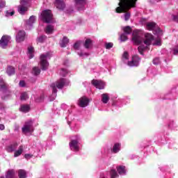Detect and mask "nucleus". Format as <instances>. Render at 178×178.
Masks as SVG:
<instances>
[{"label": "nucleus", "mask_w": 178, "mask_h": 178, "mask_svg": "<svg viewBox=\"0 0 178 178\" xmlns=\"http://www.w3.org/2000/svg\"><path fill=\"white\" fill-rule=\"evenodd\" d=\"M138 0H120L119 7L115 9L116 13H124V20L127 22L130 19L129 9L136 8Z\"/></svg>", "instance_id": "f257e3e1"}, {"label": "nucleus", "mask_w": 178, "mask_h": 178, "mask_svg": "<svg viewBox=\"0 0 178 178\" xmlns=\"http://www.w3.org/2000/svg\"><path fill=\"white\" fill-rule=\"evenodd\" d=\"M69 80L65 78H60V79L57 80L55 83H51V87L53 90V92L56 94L58 92V89H62L65 86H69L70 84Z\"/></svg>", "instance_id": "f03ea898"}, {"label": "nucleus", "mask_w": 178, "mask_h": 178, "mask_svg": "<svg viewBox=\"0 0 178 178\" xmlns=\"http://www.w3.org/2000/svg\"><path fill=\"white\" fill-rule=\"evenodd\" d=\"M34 122L32 120H29L25 122L23 127L22 128V133L27 134V133H33L34 131Z\"/></svg>", "instance_id": "7ed1b4c3"}, {"label": "nucleus", "mask_w": 178, "mask_h": 178, "mask_svg": "<svg viewBox=\"0 0 178 178\" xmlns=\"http://www.w3.org/2000/svg\"><path fill=\"white\" fill-rule=\"evenodd\" d=\"M40 19L44 22V23H52V12L49 10H43L41 13Z\"/></svg>", "instance_id": "20e7f679"}, {"label": "nucleus", "mask_w": 178, "mask_h": 178, "mask_svg": "<svg viewBox=\"0 0 178 178\" xmlns=\"http://www.w3.org/2000/svg\"><path fill=\"white\" fill-rule=\"evenodd\" d=\"M30 2H31V0H21L20 5L18 6V12L21 15H24L29 10Z\"/></svg>", "instance_id": "39448f33"}, {"label": "nucleus", "mask_w": 178, "mask_h": 178, "mask_svg": "<svg viewBox=\"0 0 178 178\" xmlns=\"http://www.w3.org/2000/svg\"><path fill=\"white\" fill-rule=\"evenodd\" d=\"M132 41L134 45H140L143 42V37L138 31H133Z\"/></svg>", "instance_id": "423d86ee"}, {"label": "nucleus", "mask_w": 178, "mask_h": 178, "mask_svg": "<svg viewBox=\"0 0 178 178\" xmlns=\"http://www.w3.org/2000/svg\"><path fill=\"white\" fill-rule=\"evenodd\" d=\"M48 58V54H42L40 56V67L42 70H47L48 69V66H49V63H48V61L47 60V58Z\"/></svg>", "instance_id": "0eeeda50"}, {"label": "nucleus", "mask_w": 178, "mask_h": 178, "mask_svg": "<svg viewBox=\"0 0 178 178\" xmlns=\"http://www.w3.org/2000/svg\"><path fill=\"white\" fill-rule=\"evenodd\" d=\"M91 83L94 86V87H95V88H98L99 90H104L106 86L104 81L98 79L92 80Z\"/></svg>", "instance_id": "6e6552de"}, {"label": "nucleus", "mask_w": 178, "mask_h": 178, "mask_svg": "<svg viewBox=\"0 0 178 178\" xmlns=\"http://www.w3.org/2000/svg\"><path fill=\"white\" fill-rule=\"evenodd\" d=\"M74 2L75 6L79 12L86 9V3H87V0H74Z\"/></svg>", "instance_id": "1a4fd4ad"}, {"label": "nucleus", "mask_w": 178, "mask_h": 178, "mask_svg": "<svg viewBox=\"0 0 178 178\" xmlns=\"http://www.w3.org/2000/svg\"><path fill=\"white\" fill-rule=\"evenodd\" d=\"M70 147L72 151L75 152H79L80 151V146L79 145V139L78 140H72L70 142Z\"/></svg>", "instance_id": "9d476101"}, {"label": "nucleus", "mask_w": 178, "mask_h": 178, "mask_svg": "<svg viewBox=\"0 0 178 178\" xmlns=\"http://www.w3.org/2000/svg\"><path fill=\"white\" fill-rule=\"evenodd\" d=\"M9 41H10V37L8 35H3L0 40V47H1V48H6L9 44Z\"/></svg>", "instance_id": "9b49d317"}, {"label": "nucleus", "mask_w": 178, "mask_h": 178, "mask_svg": "<svg viewBox=\"0 0 178 178\" xmlns=\"http://www.w3.org/2000/svg\"><path fill=\"white\" fill-rule=\"evenodd\" d=\"M140 58L138 55L132 57V60L128 62V66H138Z\"/></svg>", "instance_id": "f8f14e48"}, {"label": "nucleus", "mask_w": 178, "mask_h": 178, "mask_svg": "<svg viewBox=\"0 0 178 178\" xmlns=\"http://www.w3.org/2000/svg\"><path fill=\"white\" fill-rule=\"evenodd\" d=\"M26 38V32L24 31H19L16 35L17 42H22Z\"/></svg>", "instance_id": "ddd939ff"}, {"label": "nucleus", "mask_w": 178, "mask_h": 178, "mask_svg": "<svg viewBox=\"0 0 178 178\" xmlns=\"http://www.w3.org/2000/svg\"><path fill=\"white\" fill-rule=\"evenodd\" d=\"M152 41H154V35L151 33H146L145 34V40H144V44L145 45H151L152 43Z\"/></svg>", "instance_id": "4468645a"}, {"label": "nucleus", "mask_w": 178, "mask_h": 178, "mask_svg": "<svg viewBox=\"0 0 178 178\" xmlns=\"http://www.w3.org/2000/svg\"><path fill=\"white\" fill-rule=\"evenodd\" d=\"M55 6L60 10H63L66 8V4L64 0H56L54 3Z\"/></svg>", "instance_id": "2eb2a0df"}, {"label": "nucleus", "mask_w": 178, "mask_h": 178, "mask_svg": "<svg viewBox=\"0 0 178 178\" xmlns=\"http://www.w3.org/2000/svg\"><path fill=\"white\" fill-rule=\"evenodd\" d=\"M0 89L3 90V92H10L9 91V85L3 81V79L0 78Z\"/></svg>", "instance_id": "dca6fc26"}, {"label": "nucleus", "mask_w": 178, "mask_h": 178, "mask_svg": "<svg viewBox=\"0 0 178 178\" xmlns=\"http://www.w3.org/2000/svg\"><path fill=\"white\" fill-rule=\"evenodd\" d=\"M90 102V100H88V98L83 97H81L79 100V105L81 106V108H86L87 105H88V103Z\"/></svg>", "instance_id": "f3484780"}, {"label": "nucleus", "mask_w": 178, "mask_h": 178, "mask_svg": "<svg viewBox=\"0 0 178 178\" xmlns=\"http://www.w3.org/2000/svg\"><path fill=\"white\" fill-rule=\"evenodd\" d=\"M18 145H19L17 144V143H14L11 145H8L6 147V149L8 152H13L16 151Z\"/></svg>", "instance_id": "a211bd4d"}, {"label": "nucleus", "mask_w": 178, "mask_h": 178, "mask_svg": "<svg viewBox=\"0 0 178 178\" xmlns=\"http://www.w3.org/2000/svg\"><path fill=\"white\" fill-rule=\"evenodd\" d=\"M6 178H17L15 170H8L6 174Z\"/></svg>", "instance_id": "6ab92c4d"}, {"label": "nucleus", "mask_w": 178, "mask_h": 178, "mask_svg": "<svg viewBox=\"0 0 178 178\" xmlns=\"http://www.w3.org/2000/svg\"><path fill=\"white\" fill-rule=\"evenodd\" d=\"M83 47H85L86 49H90V48H92V40H91V39L90 38L86 39L83 44Z\"/></svg>", "instance_id": "aec40b11"}, {"label": "nucleus", "mask_w": 178, "mask_h": 178, "mask_svg": "<svg viewBox=\"0 0 178 178\" xmlns=\"http://www.w3.org/2000/svg\"><path fill=\"white\" fill-rule=\"evenodd\" d=\"M24 149V147H23V145H20L18 148L17 150H16L15 152H14V156L15 158H17V156H20V155L22 154H23V151Z\"/></svg>", "instance_id": "412c9836"}, {"label": "nucleus", "mask_w": 178, "mask_h": 178, "mask_svg": "<svg viewBox=\"0 0 178 178\" xmlns=\"http://www.w3.org/2000/svg\"><path fill=\"white\" fill-rule=\"evenodd\" d=\"M116 169H117L119 175H126V166L118 165L116 167Z\"/></svg>", "instance_id": "4be33fe9"}, {"label": "nucleus", "mask_w": 178, "mask_h": 178, "mask_svg": "<svg viewBox=\"0 0 178 178\" xmlns=\"http://www.w3.org/2000/svg\"><path fill=\"white\" fill-rule=\"evenodd\" d=\"M17 173L19 178H27V172H26V170L22 169L18 170Z\"/></svg>", "instance_id": "5701e85b"}, {"label": "nucleus", "mask_w": 178, "mask_h": 178, "mask_svg": "<svg viewBox=\"0 0 178 178\" xmlns=\"http://www.w3.org/2000/svg\"><path fill=\"white\" fill-rule=\"evenodd\" d=\"M54 27L52 25H47L44 29L46 34H52L54 33Z\"/></svg>", "instance_id": "b1692460"}, {"label": "nucleus", "mask_w": 178, "mask_h": 178, "mask_svg": "<svg viewBox=\"0 0 178 178\" xmlns=\"http://www.w3.org/2000/svg\"><path fill=\"white\" fill-rule=\"evenodd\" d=\"M156 26V24L155 22H147L146 24V29L147 30H154L155 27Z\"/></svg>", "instance_id": "393cba45"}, {"label": "nucleus", "mask_w": 178, "mask_h": 178, "mask_svg": "<svg viewBox=\"0 0 178 178\" xmlns=\"http://www.w3.org/2000/svg\"><path fill=\"white\" fill-rule=\"evenodd\" d=\"M28 55L29 59H32V58H34V47L31 46L28 47Z\"/></svg>", "instance_id": "a878e982"}, {"label": "nucleus", "mask_w": 178, "mask_h": 178, "mask_svg": "<svg viewBox=\"0 0 178 178\" xmlns=\"http://www.w3.org/2000/svg\"><path fill=\"white\" fill-rule=\"evenodd\" d=\"M67 44H69V38L63 37L61 42L60 43L61 48H65Z\"/></svg>", "instance_id": "bb28decb"}, {"label": "nucleus", "mask_w": 178, "mask_h": 178, "mask_svg": "<svg viewBox=\"0 0 178 178\" xmlns=\"http://www.w3.org/2000/svg\"><path fill=\"white\" fill-rule=\"evenodd\" d=\"M6 72L8 76H12L13 74H15V68L13 67V66L8 65L7 67Z\"/></svg>", "instance_id": "cd10ccee"}, {"label": "nucleus", "mask_w": 178, "mask_h": 178, "mask_svg": "<svg viewBox=\"0 0 178 178\" xmlns=\"http://www.w3.org/2000/svg\"><path fill=\"white\" fill-rule=\"evenodd\" d=\"M109 101V95L107 93H104L102 95V102L103 104H108Z\"/></svg>", "instance_id": "c85d7f7f"}, {"label": "nucleus", "mask_w": 178, "mask_h": 178, "mask_svg": "<svg viewBox=\"0 0 178 178\" xmlns=\"http://www.w3.org/2000/svg\"><path fill=\"white\" fill-rule=\"evenodd\" d=\"M21 112H24L25 113H27L30 111V106L27 104H23L20 107Z\"/></svg>", "instance_id": "c756f323"}, {"label": "nucleus", "mask_w": 178, "mask_h": 178, "mask_svg": "<svg viewBox=\"0 0 178 178\" xmlns=\"http://www.w3.org/2000/svg\"><path fill=\"white\" fill-rule=\"evenodd\" d=\"M120 151V143H115L112 149V152L114 154H118V152H119Z\"/></svg>", "instance_id": "7c9ffc66"}, {"label": "nucleus", "mask_w": 178, "mask_h": 178, "mask_svg": "<svg viewBox=\"0 0 178 178\" xmlns=\"http://www.w3.org/2000/svg\"><path fill=\"white\" fill-rule=\"evenodd\" d=\"M110 176L111 178H116V177H119V175H118V172H116V170H111L110 172Z\"/></svg>", "instance_id": "2f4dec72"}, {"label": "nucleus", "mask_w": 178, "mask_h": 178, "mask_svg": "<svg viewBox=\"0 0 178 178\" xmlns=\"http://www.w3.org/2000/svg\"><path fill=\"white\" fill-rule=\"evenodd\" d=\"M145 49H147V46H145V45H140L138 47V52H139V54H140V55H143Z\"/></svg>", "instance_id": "473e14b6"}, {"label": "nucleus", "mask_w": 178, "mask_h": 178, "mask_svg": "<svg viewBox=\"0 0 178 178\" xmlns=\"http://www.w3.org/2000/svg\"><path fill=\"white\" fill-rule=\"evenodd\" d=\"M32 73L35 76H38V74H40V73H41V70L40 68H38V67H35L33 68Z\"/></svg>", "instance_id": "72a5a7b5"}, {"label": "nucleus", "mask_w": 178, "mask_h": 178, "mask_svg": "<svg viewBox=\"0 0 178 178\" xmlns=\"http://www.w3.org/2000/svg\"><path fill=\"white\" fill-rule=\"evenodd\" d=\"M20 99L21 101H26V99H29V95H27V92H23L21 93Z\"/></svg>", "instance_id": "f704fd0d"}, {"label": "nucleus", "mask_w": 178, "mask_h": 178, "mask_svg": "<svg viewBox=\"0 0 178 178\" xmlns=\"http://www.w3.org/2000/svg\"><path fill=\"white\" fill-rule=\"evenodd\" d=\"M123 31L124 33H125V34H131V31H133V29H131V27L128 26L124 27Z\"/></svg>", "instance_id": "c9c22d12"}, {"label": "nucleus", "mask_w": 178, "mask_h": 178, "mask_svg": "<svg viewBox=\"0 0 178 178\" xmlns=\"http://www.w3.org/2000/svg\"><path fill=\"white\" fill-rule=\"evenodd\" d=\"M45 40H47V36L45 35H42L39 36L37 38V42H44V41H45Z\"/></svg>", "instance_id": "e433bc0d"}, {"label": "nucleus", "mask_w": 178, "mask_h": 178, "mask_svg": "<svg viewBox=\"0 0 178 178\" xmlns=\"http://www.w3.org/2000/svg\"><path fill=\"white\" fill-rule=\"evenodd\" d=\"M60 76H63V77H65V76H66V74H67V70H66L65 68H62L60 70Z\"/></svg>", "instance_id": "4c0bfd02"}, {"label": "nucleus", "mask_w": 178, "mask_h": 178, "mask_svg": "<svg viewBox=\"0 0 178 178\" xmlns=\"http://www.w3.org/2000/svg\"><path fill=\"white\" fill-rule=\"evenodd\" d=\"M113 47V43L112 42H106L105 43V48L106 49H111V48Z\"/></svg>", "instance_id": "58836bf2"}, {"label": "nucleus", "mask_w": 178, "mask_h": 178, "mask_svg": "<svg viewBox=\"0 0 178 178\" xmlns=\"http://www.w3.org/2000/svg\"><path fill=\"white\" fill-rule=\"evenodd\" d=\"M120 40H121V41H127V40H129V38H127V35H126V34L122 33L120 35Z\"/></svg>", "instance_id": "ea45409f"}, {"label": "nucleus", "mask_w": 178, "mask_h": 178, "mask_svg": "<svg viewBox=\"0 0 178 178\" xmlns=\"http://www.w3.org/2000/svg\"><path fill=\"white\" fill-rule=\"evenodd\" d=\"M109 175V172H102L100 173V176L99 178H107L106 176Z\"/></svg>", "instance_id": "a19ab883"}, {"label": "nucleus", "mask_w": 178, "mask_h": 178, "mask_svg": "<svg viewBox=\"0 0 178 178\" xmlns=\"http://www.w3.org/2000/svg\"><path fill=\"white\" fill-rule=\"evenodd\" d=\"M153 63L154 65H159L161 63V60H159V58L156 57L153 59Z\"/></svg>", "instance_id": "79ce46f5"}, {"label": "nucleus", "mask_w": 178, "mask_h": 178, "mask_svg": "<svg viewBox=\"0 0 178 178\" xmlns=\"http://www.w3.org/2000/svg\"><path fill=\"white\" fill-rule=\"evenodd\" d=\"M6 6V2L3 0H0V9H2L3 8H5Z\"/></svg>", "instance_id": "37998d69"}, {"label": "nucleus", "mask_w": 178, "mask_h": 178, "mask_svg": "<svg viewBox=\"0 0 178 178\" xmlns=\"http://www.w3.org/2000/svg\"><path fill=\"white\" fill-rule=\"evenodd\" d=\"M129 52H127V51H124V54H122L123 59L127 60V59H129Z\"/></svg>", "instance_id": "c03bdc74"}, {"label": "nucleus", "mask_w": 178, "mask_h": 178, "mask_svg": "<svg viewBox=\"0 0 178 178\" xmlns=\"http://www.w3.org/2000/svg\"><path fill=\"white\" fill-rule=\"evenodd\" d=\"M79 48H80V43L76 42L74 44V49H79Z\"/></svg>", "instance_id": "a18cd8bd"}, {"label": "nucleus", "mask_w": 178, "mask_h": 178, "mask_svg": "<svg viewBox=\"0 0 178 178\" xmlns=\"http://www.w3.org/2000/svg\"><path fill=\"white\" fill-rule=\"evenodd\" d=\"M172 18H173L174 22H177V23H178V13L175 15H173Z\"/></svg>", "instance_id": "49530a36"}, {"label": "nucleus", "mask_w": 178, "mask_h": 178, "mask_svg": "<svg viewBox=\"0 0 178 178\" xmlns=\"http://www.w3.org/2000/svg\"><path fill=\"white\" fill-rule=\"evenodd\" d=\"M29 22L30 23H34V22H35V16L30 17Z\"/></svg>", "instance_id": "de8ad7c7"}, {"label": "nucleus", "mask_w": 178, "mask_h": 178, "mask_svg": "<svg viewBox=\"0 0 178 178\" xmlns=\"http://www.w3.org/2000/svg\"><path fill=\"white\" fill-rule=\"evenodd\" d=\"M25 86H26V82H24V81H20L19 87H25Z\"/></svg>", "instance_id": "09e8293b"}, {"label": "nucleus", "mask_w": 178, "mask_h": 178, "mask_svg": "<svg viewBox=\"0 0 178 178\" xmlns=\"http://www.w3.org/2000/svg\"><path fill=\"white\" fill-rule=\"evenodd\" d=\"M178 54V45L174 48V55Z\"/></svg>", "instance_id": "8fccbe9b"}, {"label": "nucleus", "mask_w": 178, "mask_h": 178, "mask_svg": "<svg viewBox=\"0 0 178 178\" xmlns=\"http://www.w3.org/2000/svg\"><path fill=\"white\" fill-rule=\"evenodd\" d=\"M32 156L33 155L29 154L24 155V158H26V159H30V158H31Z\"/></svg>", "instance_id": "3c124183"}, {"label": "nucleus", "mask_w": 178, "mask_h": 178, "mask_svg": "<svg viewBox=\"0 0 178 178\" xmlns=\"http://www.w3.org/2000/svg\"><path fill=\"white\" fill-rule=\"evenodd\" d=\"M155 45H161V40H156Z\"/></svg>", "instance_id": "603ef678"}, {"label": "nucleus", "mask_w": 178, "mask_h": 178, "mask_svg": "<svg viewBox=\"0 0 178 178\" xmlns=\"http://www.w3.org/2000/svg\"><path fill=\"white\" fill-rule=\"evenodd\" d=\"M0 130H5V125L1 124H0Z\"/></svg>", "instance_id": "864d4df0"}, {"label": "nucleus", "mask_w": 178, "mask_h": 178, "mask_svg": "<svg viewBox=\"0 0 178 178\" xmlns=\"http://www.w3.org/2000/svg\"><path fill=\"white\" fill-rule=\"evenodd\" d=\"M72 12H73V9L67 10V13H68L69 15L72 14Z\"/></svg>", "instance_id": "5fc2aeb1"}, {"label": "nucleus", "mask_w": 178, "mask_h": 178, "mask_svg": "<svg viewBox=\"0 0 178 178\" xmlns=\"http://www.w3.org/2000/svg\"><path fill=\"white\" fill-rule=\"evenodd\" d=\"M7 15H10V16H13V15H15V11L7 13Z\"/></svg>", "instance_id": "6e6d98bb"}, {"label": "nucleus", "mask_w": 178, "mask_h": 178, "mask_svg": "<svg viewBox=\"0 0 178 178\" xmlns=\"http://www.w3.org/2000/svg\"><path fill=\"white\" fill-rule=\"evenodd\" d=\"M0 178H5V177H0Z\"/></svg>", "instance_id": "4d7b16f0"}, {"label": "nucleus", "mask_w": 178, "mask_h": 178, "mask_svg": "<svg viewBox=\"0 0 178 178\" xmlns=\"http://www.w3.org/2000/svg\"><path fill=\"white\" fill-rule=\"evenodd\" d=\"M2 99H5V97H2Z\"/></svg>", "instance_id": "13d9d810"}, {"label": "nucleus", "mask_w": 178, "mask_h": 178, "mask_svg": "<svg viewBox=\"0 0 178 178\" xmlns=\"http://www.w3.org/2000/svg\"><path fill=\"white\" fill-rule=\"evenodd\" d=\"M157 1V2H159V1H161V0H156Z\"/></svg>", "instance_id": "bf43d9fd"}]
</instances>
